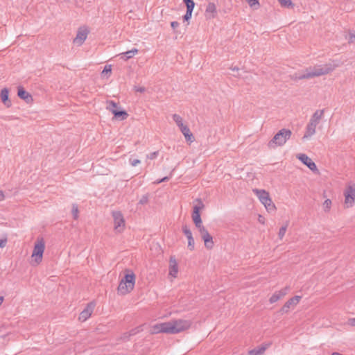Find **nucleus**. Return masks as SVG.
I'll return each instance as SVG.
<instances>
[{
	"instance_id": "obj_10",
	"label": "nucleus",
	"mask_w": 355,
	"mask_h": 355,
	"mask_svg": "<svg viewBox=\"0 0 355 355\" xmlns=\"http://www.w3.org/2000/svg\"><path fill=\"white\" fill-rule=\"evenodd\" d=\"M297 158L305 164L311 171L315 173H319V171L315 162L309 157L306 154L300 153L297 155Z\"/></svg>"
},
{
	"instance_id": "obj_8",
	"label": "nucleus",
	"mask_w": 355,
	"mask_h": 355,
	"mask_svg": "<svg viewBox=\"0 0 355 355\" xmlns=\"http://www.w3.org/2000/svg\"><path fill=\"white\" fill-rule=\"evenodd\" d=\"M345 208H349L355 205V184L349 183L344 191Z\"/></svg>"
},
{
	"instance_id": "obj_5",
	"label": "nucleus",
	"mask_w": 355,
	"mask_h": 355,
	"mask_svg": "<svg viewBox=\"0 0 355 355\" xmlns=\"http://www.w3.org/2000/svg\"><path fill=\"white\" fill-rule=\"evenodd\" d=\"M191 321L189 320H173L167 322L168 334H175L190 328Z\"/></svg>"
},
{
	"instance_id": "obj_7",
	"label": "nucleus",
	"mask_w": 355,
	"mask_h": 355,
	"mask_svg": "<svg viewBox=\"0 0 355 355\" xmlns=\"http://www.w3.org/2000/svg\"><path fill=\"white\" fill-rule=\"evenodd\" d=\"M253 192L258 197L260 202L265 206L268 211H274L276 207L270 198L268 192L263 189H253Z\"/></svg>"
},
{
	"instance_id": "obj_1",
	"label": "nucleus",
	"mask_w": 355,
	"mask_h": 355,
	"mask_svg": "<svg viewBox=\"0 0 355 355\" xmlns=\"http://www.w3.org/2000/svg\"><path fill=\"white\" fill-rule=\"evenodd\" d=\"M339 67V63L336 60H331L323 64H316L307 67L301 73H296L292 76L295 80L302 79H311L315 77L328 74Z\"/></svg>"
},
{
	"instance_id": "obj_53",
	"label": "nucleus",
	"mask_w": 355,
	"mask_h": 355,
	"mask_svg": "<svg viewBox=\"0 0 355 355\" xmlns=\"http://www.w3.org/2000/svg\"><path fill=\"white\" fill-rule=\"evenodd\" d=\"M259 221L260 223H264V222H263V218H262V217H261V216H259Z\"/></svg>"
},
{
	"instance_id": "obj_40",
	"label": "nucleus",
	"mask_w": 355,
	"mask_h": 355,
	"mask_svg": "<svg viewBox=\"0 0 355 355\" xmlns=\"http://www.w3.org/2000/svg\"><path fill=\"white\" fill-rule=\"evenodd\" d=\"M198 231L201 236V238H202L204 236H205L206 234H207L209 233L205 227H201L200 229L198 230Z\"/></svg>"
},
{
	"instance_id": "obj_34",
	"label": "nucleus",
	"mask_w": 355,
	"mask_h": 355,
	"mask_svg": "<svg viewBox=\"0 0 355 355\" xmlns=\"http://www.w3.org/2000/svg\"><path fill=\"white\" fill-rule=\"evenodd\" d=\"M71 212H72L73 218L75 220L78 219V218L79 210H78V205L76 204H73L72 205Z\"/></svg>"
},
{
	"instance_id": "obj_54",
	"label": "nucleus",
	"mask_w": 355,
	"mask_h": 355,
	"mask_svg": "<svg viewBox=\"0 0 355 355\" xmlns=\"http://www.w3.org/2000/svg\"><path fill=\"white\" fill-rule=\"evenodd\" d=\"M3 300H4L3 297V296H0V306H1V304L3 303Z\"/></svg>"
},
{
	"instance_id": "obj_11",
	"label": "nucleus",
	"mask_w": 355,
	"mask_h": 355,
	"mask_svg": "<svg viewBox=\"0 0 355 355\" xmlns=\"http://www.w3.org/2000/svg\"><path fill=\"white\" fill-rule=\"evenodd\" d=\"M196 202L197 205L193 206V213H192V219L193 223L199 222L201 220L200 211L202 209L205 207L202 201L200 199H197Z\"/></svg>"
},
{
	"instance_id": "obj_37",
	"label": "nucleus",
	"mask_w": 355,
	"mask_h": 355,
	"mask_svg": "<svg viewBox=\"0 0 355 355\" xmlns=\"http://www.w3.org/2000/svg\"><path fill=\"white\" fill-rule=\"evenodd\" d=\"M348 42L349 44H355V32L349 33Z\"/></svg>"
},
{
	"instance_id": "obj_27",
	"label": "nucleus",
	"mask_w": 355,
	"mask_h": 355,
	"mask_svg": "<svg viewBox=\"0 0 355 355\" xmlns=\"http://www.w3.org/2000/svg\"><path fill=\"white\" fill-rule=\"evenodd\" d=\"M266 346H262L257 349H253L249 352L250 355H261L266 349Z\"/></svg>"
},
{
	"instance_id": "obj_14",
	"label": "nucleus",
	"mask_w": 355,
	"mask_h": 355,
	"mask_svg": "<svg viewBox=\"0 0 355 355\" xmlns=\"http://www.w3.org/2000/svg\"><path fill=\"white\" fill-rule=\"evenodd\" d=\"M182 232L188 239V248L191 251L193 250L195 248V242L191 231L190 230L189 227L187 225H185L182 226Z\"/></svg>"
},
{
	"instance_id": "obj_12",
	"label": "nucleus",
	"mask_w": 355,
	"mask_h": 355,
	"mask_svg": "<svg viewBox=\"0 0 355 355\" xmlns=\"http://www.w3.org/2000/svg\"><path fill=\"white\" fill-rule=\"evenodd\" d=\"M300 299H301V296H298V295H296V296L289 299L282 306L280 311L282 313H288L291 308H293L299 303Z\"/></svg>"
},
{
	"instance_id": "obj_21",
	"label": "nucleus",
	"mask_w": 355,
	"mask_h": 355,
	"mask_svg": "<svg viewBox=\"0 0 355 355\" xmlns=\"http://www.w3.org/2000/svg\"><path fill=\"white\" fill-rule=\"evenodd\" d=\"M17 95L21 99L24 100L26 103H29L33 100L31 95L25 91L22 87H18Z\"/></svg>"
},
{
	"instance_id": "obj_18",
	"label": "nucleus",
	"mask_w": 355,
	"mask_h": 355,
	"mask_svg": "<svg viewBox=\"0 0 355 355\" xmlns=\"http://www.w3.org/2000/svg\"><path fill=\"white\" fill-rule=\"evenodd\" d=\"M216 6L214 3L209 2L205 10V17L207 19H213L216 15Z\"/></svg>"
},
{
	"instance_id": "obj_39",
	"label": "nucleus",
	"mask_w": 355,
	"mask_h": 355,
	"mask_svg": "<svg viewBox=\"0 0 355 355\" xmlns=\"http://www.w3.org/2000/svg\"><path fill=\"white\" fill-rule=\"evenodd\" d=\"M158 153H159L158 151L153 152V153L147 155V158L149 159H154L157 157Z\"/></svg>"
},
{
	"instance_id": "obj_28",
	"label": "nucleus",
	"mask_w": 355,
	"mask_h": 355,
	"mask_svg": "<svg viewBox=\"0 0 355 355\" xmlns=\"http://www.w3.org/2000/svg\"><path fill=\"white\" fill-rule=\"evenodd\" d=\"M288 226V222H286V223L279 229V231L278 233V236H279V239L282 240L283 239V237L284 236Z\"/></svg>"
},
{
	"instance_id": "obj_44",
	"label": "nucleus",
	"mask_w": 355,
	"mask_h": 355,
	"mask_svg": "<svg viewBox=\"0 0 355 355\" xmlns=\"http://www.w3.org/2000/svg\"><path fill=\"white\" fill-rule=\"evenodd\" d=\"M7 243V238L5 237L3 239H0V248H3L6 245Z\"/></svg>"
},
{
	"instance_id": "obj_19",
	"label": "nucleus",
	"mask_w": 355,
	"mask_h": 355,
	"mask_svg": "<svg viewBox=\"0 0 355 355\" xmlns=\"http://www.w3.org/2000/svg\"><path fill=\"white\" fill-rule=\"evenodd\" d=\"M159 333L168 334L167 322L156 324L152 327L151 334H159Z\"/></svg>"
},
{
	"instance_id": "obj_52",
	"label": "nucleus",
	"mask_w": 355,
	"mask_h": 355,
	"mask_svg": "<svg viewBox=\"0 0 355 355\" xmlns=\"http://www.w3.org/2000/svg\"><path fill=\"white\" fill-rule=\"evenodd\" d=\"M162 182V181H161V179H160V180H157L155 181L154 184H160Z\"/></svg>"
},
{
	"instance_id": "obj_23",
	"label": "nucleus",
	"mask_w": 355,
	"mask_h": 355,
	"mask_svg": "<svg viewBox=\"0 0 355 355\" xmlns=\"http://www.w3.org/2000/svg\"><path fill=\"white\" fill-rule=\"evenodd\" d=\"M202 239L204 241L205 246L206 248L212 249L214 247L213 238L209 233L204 236Z\"/></svg>"
},
{
	"instance_id": "obj_26",
	"label": "nucleus",
	"mask_w": 355,
	"mask_h": 355,
	"mask_svg": "<svg viewBox=\"0 0 355 355\" xmlns=\"http://www.w3.org/2000/svg\"><path fill=\"white\" fill-rule=\"evenodd\" d=\"M137 53H138V49L134 48L130 51H128L126 52L121 53V55H122V57L125 56V60H127L132 58L133 56H135Z\"/></svg>"
},
{
	"instance_id": "obj_45",
	"label": "nucleus",
	"mask_w": 355,
	"mask_h": 355,
	"mask_svg": "<svg viewBox=\"0 0 355 355\" xmlns=\"http://www.w3.org/2000/svg\"><path fill=\"white\" fill-rule=\"evenodd\" d=\"M130 337V333L125 332L123 334L122 337L121 338L123 340H128Z\"/></svg>"
},
{
	"instance_id": "obj_42",
	"label": "nucleus",
	"mask_w": 355,
	"mask_h": 355,
	"mask_svg": "<svg viewBox=\"0 0 355 355\" xmlns=\"http://www.w3.org/2000/svg\"><path fill=\"white\" fill-rule=\"evenodd\" d=\"M134 89L137 92L143 93L146 91V88L144 87L135 86Z\"/></svg>"
},
{
	"instance_id": "obj_25",
	"label": "nucleus",
	"mask_w": 355,
	"mask_h": 355,
	"mask_svg": "<svg viewBox=\"0 0 355 355\" xmlns=\"http://www.w3.org/2000/svg\"><path fill=\"white\" fill-rule=\"evenodd\" d=\"M173 119L180 129H181V128H182V127H184L187 125L183 123L182 118L177 114H174L173 115Z\"/></svg>"
},
{
	"instance_id": "obj_38",
	"label": "nucleus",
	"mask_w": 355,
	"mask_h": 355,
	"mask_svg": "<svg viewBox=\"0 0 355 355\" xmlns=\"http://www.w3.org/2000/svg\"><path fill=\"white\" fill-rule=\"evenodd\" d=\"M129 162L132 166H136L137 164H140V162H141V161L139 159H132V158H130Z\"/></svg>"
},
{
	"instance_id": "obj_17",
	"label": "nucleus",
	"mask_w": 355,
	"mask_h": 355,
	"mask_svg": "<svg viewBox=\"0 0 355 355\" xmlns=\"http://www.w3.org/2000/svg\"><path fill=\"white\" fill-rule=\"evenodd\" d=\"M178 265L175 257L171 256L169 259V275L173 278L177 277Z\"/></svg>"
},
{
	"instance_id": "obj_32",
	"label": "nucleus",
	"mask_w": 355,
	"mask_h": 355,
	"mask_svg": "<svg viewBox=\"0 0 355 355\" xmlns=\"http://www.w3.org/2000/svg\"><path fill=\"white\" fill-rule=\"evenodd\" d=\"M112 73V67L111 65H105L104 69L103 70L101 75L107 76V77H110Z\"/></svg>"
},
{
	"instance_id": "obj_55",
	"label": "nucleus",
	"mask_w": 355,
	"mask_h": 355,
	"mask_svg": "<svg viewBox=\"0 0 355 355\" xmlns=\"http://www.w3.org/2000/svg\"><path fill=\"white\" fill-rule=\"evenodd\" d=\"M332 355H343V354H340V353H338V352H334V353L332 354Z\"/></svg>"
},
{
	"instance_id": "obj_13",
	"label": "nucleus",
	"mask_w": 355,
	"mask_h": 355,
	"mask_svg": "<svg viewBox=\"0 0 355 355\" xmlns=\"http://www.w3.org/2000/svg\"><path fill=\"white\" fill-rule=\"evenodd\" d=\"M95 303H89L85 309L80 313L78 319L83 322L87 320L92 315L95 307Z\"/></svg>"
},
{
	"instance_id": "obj_43",
	"label": "nucleus",
	"mask_w": 355,
	"mask_h": 355,
	"mask_svg": "<svg viewBox=\"0 0 355 355\" xmlns=\"http://www.w3.org/2000/svg\"><path fill=\"white\" fill-rule=\"evenodd\" d=\"M191 15H192V12H189V10H187L186 14L184 16V19L185 21H188L189 19H191Z\"/></svg>"
},
{
	"instance_id": "obj_46",
	"label": "nucleus",
	"mask_w": 355,
	"mask_h": 355,
	"mask_svg": "<svg viewBox=\"0 0 355 355\" xmlns=\"http://www.w3.org/2000/svg\"><path fill=\"white\" fill-rule=\"evenodd\" d=\"M196 227L198 228V230L200 229L201 227H203L202 222V220H200L199 222L194 223Z\"/></svg>"
},
{
	"instance_id": "obj_29",
	"label": "nucleus",
	"mask_w": 355,
	"mask_h": 355,
	"mask_svg": "<svg viewBox=\"0 0 355 355\" xmlns=\"http://www.w3.org/2000/svg\"><path fill=\"white\" fill-rule=\"evenodd\" d=\"M184 3L186 4L187 10L189 12H193V10L195 6V3L192 0H183Z\"/></svg>"
},
{
	"instance_id": "obj_41",
	"label": "nucleus",
	"mask_w": 355,
	"mask_h": 355,
	"mask_svg": "<svg viewBox=\"0 0 355 355\" xmlns=\"http://www.w3.org/2000/svg\"><path fill=\"white\" fill-rule=\"evenodd\" d=\"M148 201V196L145 195L141 197V198L139 200V204L144 205L146 204Z\"/></svg>"
},
{
	"instance_id": "obj_2",
	"label": "nucleus",
	"mask_w": 355,
	"mask_h": 355,
	"mask_svg": "<svg viewBox=\"0 0 355 355\" xmlns=\"http://www.w3.org/2000/svg\"><path fill=\"white\" fill-rule=\"evenodd\" d=\"M324 110H317L311 116L310 121L306 127V132L303 139L309 138L316 132V127L324 116Z\"/></svg>"
},
{
	"instance_id": "obj_36",
	"label": "nucleus",
	"mask_w": 355,
	"mask_h": 355,
	"mask_svg": "<svg viewBox=\"0 0 355 355\" xmlns=\"http://www.w3.org/2000/svg\"><path fill=\"white\" fill-rule=\"evenodd\" d=\"M141 331H142L141 326H139L136 328L131 329L129 331V333H130V336H132L136 335L137 333L140 332Z\"/></svg>"
},
{
	"instance_id": "obj_15",
	"label": "nucleus",
	"mask_w": 355,
	"mask_h": 355,
	"mask_svg": "<svg viewBox=\"0 0 355 355\" xmlns=\"http://www.w3.org/2000/svg\"><path fill=\"white\" fill-rule=\"evenodd\" d=\"M289 291L290 287L286 286L285 288L281 289L280 291L275 292L269 299V302L271 304L277 302L278 300L284 297L288 293Z\"/></svg>"
},
{
	"instance_id": "obj_16",
	"label": "nucleus",
	"mask_w": 355,
	"mask_h": 355,
	"mask_svg": "<svg viewBox=\"0 0 355 355\" xmlns=\"http://www.w3.org/2000/svg\"><path fill=\"white\" fill-rule=\"evenodd\" d=\"M88 31L86 29L78 30L76 37L73 40V43L78 46H81L87 39Z\"/></svg>"
},
{
	"instance_id": "obj_6",
	"label": "nucleus",
	"mask_w": 355,
	"mask_h": 355,
	"mask_svg": "<svg viewBox=\"0 0 355 355\" xmlns=\"http://www.w3.org/2000/svg\"><path fill=\"white\" fill-rule=\"evenodd\" d=\"M45 249V243L42 238L37 239L34 245V248L31 255L32 262L31 264L33 266L39 265L43 258V254Z\"/></svg>"
},
{
	"instance_id": "obj_9",
	"label": "nucleus",
	"mask_w": 355,
	"mask_h": 355,
	"mask_svg": "<svg viewBox=\"0 0 355 355\" xmlns=\"http://www.w3.org/2000/svg\"><path fill=\"white\" fill-rule=\"evenodd\" d=\"M112 216L114 219V229L116 232H122L125 226V221L122 213L120 211H113Z\"/></svg>"
},
{
	"instance_id": "obj_33",
	"label": "nucleus",
	"mask_w": 355,
	"mask_h": 355,
	"mask_svg": "<svg viewBox=\"0 0 355 355\" xmlns=\"http://www.w3.org/2000/svg\"><path fill=\"white\" fill-rule=\"evenodd\" d=\"M107 109H108L110 112H112L113 110H116L117 104L113 101H109L107 102Z\"/></svg>"
},
{
	"instance_id": "obj_4",
	"label": "nucleus",
	"mask_w": 355,
	"mask_h": 355,
	"mask_svg": "<svg viewBox=\"0 0 355 355\" xmlns=\"http://www.w3.org/2000/svg\"><path fill=\"white\" fill-rule=\"evenodd\" d=\"M127 273L121 280L118 286V293L121 295H126L130 293L135 284V275L132 272L126 270Z\"/></svg>"
},
{
	"instance_id": "obj_24",
	"label": "nucleus",
	"mask_w": 355,
	"mask_h": 355,
	"mask_svg": "<svg viewBox=\"0 0 355 355\" xmlns=\"http://www.w3.org/2000/svg\"><path fill=\"white\" fill-rule=\"evenodd\" d=\"M112 114L114 115V116L117 119H120L121 120L125 119L128 114L125 111H119V110H113Z\"/></svg>"
},
{
	"instance_id": "obj_22",
	"label": "nucleus",
	"mask_w": 355,
	"mask_h": 355,
	"mask_svg": "<svg viewBox=\"0 0 355 355\" xmlns=\"http://www.w3.org/2000/svg\"><path fill=\"white\" fill-rule=\"evenodd\" d=\"M181 132L183 134V135L185 137V139L187 141H189L190 143H192L194 141L195 138L191 132L189 127L187 125L182 127V128L180 129Z\"/></svg>"
},
{
	"instance_id": "obj_35",
	"label": "nucleus",
	"mask_w": 355,
	"mask_h": 355,
	"mask_svg": "<svg viewBox=\"0 0 355 355\" xmlns=\"http://www.w3.org/2000/svg\"><path fill=\"white\" fill-rule=\"evenodd\" d=\"M282 6L284 7H293V4L291 0H278Z\"/></svg>"
},
{
	"instance_id": "obj_48",
	"label": "nucleus",
	"mask_w": 355,
	"mask_h": 355,
	"mask_svg": "<svg viewBox=\"0 0 355 355\" xmlns=\"http://www.w3.org/2000/svg\"><path fill=\"white\" fill-rule=\"evenodd\" d=\"M349 324L351 326L355 327V318L349 320Z\"/></svg>"
},
{
	"instance_id": "obj_3",
	"label": "nucleus",
	"mask_w": 355,
	"mask_h": 355,
	"mask_svg": "<svg viewBox=\"0 0 355 355\" xmlns=\"http://www.w3.org/2000/svg\"><path fill=\"white\" fill-rule=\"evenodd\" d=\"M291 135L292 132L290 130L286 128L281 129L268 143V148L275 149L277 147L284 146L291 138Z\"/></svg>"
},
{
	"instance_id": "obj_31",
	"label": "nucleus",
	"mask_w": 355,
	"mask_h": 355,
	"mask_svg": "<svg viewBox=\"0 0 355 355\" xmlns=\"http://www.w3.org/2000/svg\"><path fill=\"white\" fill-rule=\"evenodd\" d=\"M249 6L253 9H258L260 7V3L259 0H246Z\"/></svg>"
},
{
	"instance_id": "obj_20",
	"label": "nucleus",
	"mask_w": 355,
	"mask_h": 355,
	"mask_svg": "<svg viewBox=\"0 0 355 355\" xmlns=\"http://www.w3.org/2000/svg\"><path fill=\"white\" fill-rule=\"evenodd\" d=\"M9 90L7 88H3L1 91L0 96L3 103L7 107L11 106V101L8 99Z\"/></svg>"
},
{
	"instance_id": "obj_47",
	"label": "nucleus",
	"mask_w": 355,
	"mask_h": 355,
	"mask_svg": "<svg viewBox=\"0 0 355 355\" xmlns=\"http://www.w3.org/2000/svg\"><path fill=\"white\" fill-rule=\"evenodd\" d=\"M171 26L173 29H175L179 26V23L178 21H172Z\"/></svg>"
},
{
	"instance_id": "obj_51",
	"label": "nucleus",
	"mask_w": 355,
	"mask_h": 355,
	"mask_svg": "<svg viewBox=\"0 0 355 355\" xmlns=\"http://www.w3.org/2000/svg\"><path fill=\"white\" fill-rule=\"evenodd\" d=\"M230 69L234 71H238L239 70V67H231Z\"/></svg>"
},
{
	"instance_id": "obj_50",
	"label": "nucleus",
	"mask_w": 355,
	"mask_h": 355,
	"mask_svg": "<svg viewBox=\"0 0 355 355\" xmlns=\"http://www.w3.org/2000/svg\"><path fill=\"white\" fill-rule=\"evenodd\" d=\"M169 178H170V177L166 176V177L162 178L161 181H162V182H164L168 181L169 180Z\"/></svg>"
},
{
	"instance_id": "obj_49",
	"label": "nucleus",
	"mask_w": 355,
	"mask_h": 355,
	"mask_svg": "<svg viewBox=\"0 0 355 355\" xmlns=\"http://www.w3.org/2000/svg\"><path fill=\"white\" fill-rule=\"evenodd\" d=\"M4 194H3V192L2 191H0V201L4 200Z\"/></svg>"
},
{
	"instance_id": "obj_30",
	"label": "nucleus",
	"mask_w": 355,
	"mask_h": 355,
	"mask_svg": "<svg viewBox=\"0 0 355 355\" xmlns=\"http://www.w3.org/2000/svg\"><path fill=\"white\" fill-rule=\"evenodd\" d=\"M331 200L330 199H327L322 204L323 209L325 212H329L331 207Z\"/></svg>"
}]
</instances>
